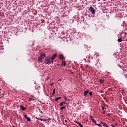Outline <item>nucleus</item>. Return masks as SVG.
Instances as JSON below:
<instances>
[{
    "label": "nucleus",
    "instance_id": "obj_24",
    "mask_svg": "<svg viewBox=\"0 0 127 127\" xmlns=\"http://www.w3.org/2000/svg\"><path fill=\"white\" fill-rule=\"evenodd\" d=\"M104 109H105V107H104V106H102V110H104Z\"/></svg>",
    "mask_w": 127,
    "mask_h": 127
},
{
    "label": "nucleus",
    "instance_id": "obj_12",
    "mask_svg": "<svg viewBox=\"0 0 127 127\" xmlns=\"http://www.w3.org/2000/svg\"><path fill=\"white\" fill-rule=\"evenodd\" d=\"M66 108V106H63L60 107V110L61 111H63L64 109H65Z\"/></svg>",
    "mask_w": 127,
    "mask_h": 127
},
{
    "label": "nucleus",
    "instance_id": "obj_1",
    "mask_svg": "<svg viewBox=\"0 0 127 127\" xmlns=\"http://www.w3.org/2000/svg\"><path fill=\"white\" fill-rule=\"evenodd\" d=\"M44 63L45 64H46V65H50L51 63H53V61H51V59L50 57L48 56L45 58L44 60Z\"/></svg>",
    "mask_w": 127,
    "mask_h": 127
},
{
    "label": "nucleus",
    "instance_id": "obj_11",
    "mask_svg": "<svg viewBox=\"0 0 127 127\" xmlns=\"http://www.w3.org/2000/svg\"><path fill=\"white\" fill-rule=\"evenodd\" d=\"M60 99H61V97H56L55 99V101L56 102H57V101H58V100H60Z\"/></svg>",
    "mask_w": 127,
    "mask_h": 127
},
{
    "label": "nucleus",
    "instance_id": "obj_13",
    "mask_svg": "<svg viewBox=\"0 0 127 127\" xmlns=\"http://www.w3.org/2000/svg\"><path fill=\"white\" fill-rule=\"evenodd\" d=\"M104 82H105V81H104V80H103V79H100V84H104Z\"/></svg>",
    "mask_w": 127,
    "mask_h": 127
},
{
    "label": "nucleus",
    "instance_id": "obj_26",
    "mask_svg": "<svg viewBox=\"0 0 127 127\" xmlns=\"http://www.w3.org/2000/svg\"><path fill=\"white\" fill-rule=\"evenodd\" d=\"M54 83H52L51 84V86H52V85H53Z\"/></svg>",
    "mask_w": 127,
    "mask_h": 127
},
{
    "label": "nucleus",
    "instance_id": "obj_17",
    "mask_svg": "<svg viewBox=\"0 0 127 127\" xmlns=\"http://www.w3.org/2000/svg\"><path fill=\"white\" fill-rule=\"evenodd\" d=\"M37 120H39V121H43V119H40L39 118L36 117Z\"/></svg>",
    "mask_w": 127,
    "mask_h": 127
},
{
    "label": "nucleus",
    "instance_id": "obj_9",
    "mask_svg": "<svg viewBox=\"0 0 127 127\" xmlns=\"http://www.w3.org/2000/svg\"><path fill=\"white\" fill-rule=\"evenodd\" d=\"M75 123H76V124H78V125H79V126L81 127H84V126H83V125H82V124H81V123L78 122V121H75Z\"/></svg>",
    "mask_w": 127,
    "mask_h": 127
},
{
    "label": "nucleus",
    "instance_id": "obj_3",
    "mask_svg": "<svg viewBox=\"0 0 127 127\" xmlns=\"http://www.w3.org/2000/svg\"><path fill=\"white\" fill-rule=\"evenodd\" d=\"M89 10L92 14H95L96 13V11H95V9H94V8H93L92 7H90Z\"/></svg>",
    "mask_w": 127,
    "mask_h": 127
},
{
    "label": "nucleus",
    "instance_id": "obj_19",
    "mask_svg": "<svg viewBox=\"0 0 127 127\" xmlns=\"http://www.w3.org/2000/svg\"><path fill=\"white\" fill-rule=\"evenodd\" d=\"M101 124H102V125H103V126H105V125H107V124H106V123H104V122H102V121H101Z\"/></svg>",
    "mask_w": 127,
    "mask_h": 127
},
{
    "label": "nucleus",
    "instance_id": "obj_6",
    "mask_svg": "<svg viewBox=\"0 0 127 127\" xmlns=\"http://www.w3.org/2000/svg\"><path fill=\"white\" fill-rule=\"evenodd\" d=\"M59 58L61 59V60H64L65 59V57L63 56V55L60 54L59 55Z\"/></svg>",
    "mask_w": 127,
    "mask_h": 127
},
{
    "label": "nucleus",
    "instance_id": "obj_28",
    "mask_svg": "<svg viewBox=\"0 0 127 127\" xmlns=\"http://www.w3.org/2000/svg\"><path fill=\"white\" fill-rule=\"evenodd\" d=\"M65 122H67V120H65Z\"/></svg>",
    "mask_w": 127,
    "mask_h": 127
},
{
    "label": "nucleus",
    "instance_id": "obj_18",
    "mask_svg": "<svg viewBox=\"0 0 127 127\" xmlns=\"http://www.w3.org/2000/svg\"><path fill=\"white\" fill-rule=\"evenodd\" d=\"M92 121L93 122V123H95V124H96V123H97V121L94 119L92 120Z\"/></svg>",
    "mask_w": 127,
    "mask_h": 127
},
{
    "label": "nucleus",
    "instance_id": "obj_7",
    "mask_svg": "<svg viewBox=\"0 0 127 127\" xmlns=\"http://www.w3.org/2000/svg\"><path fill=\"white\" fill-rule=\"evenodd\" d=\"M67 65V64L66 63L65 61H63L62 62V64H61V66H64V67H65V66Z\"/></svg>",
    "mask_w": 127,
    "mask_h": 127
},
{
    "label": "nucleus",
    "instance_id": "obj_10",
    "mask_svg": "<svg viewBox=\"0 0 127 127\" xmlns=\"http://www.w3.org/2000/svg\"><path fill=\"white\" fill-rule=\"evenodd\" d=\"M88 93H89V91L86 90L84 92V96H87V95H88Z\"/></svg>",
    "mask_w": 127,
    "mask_h": 127
},
{
    "label": "nucleus",
    "instance_id": "obj_23",
    "mask_svg": "<svg viewBox=\"0 0 127 127\" xmlns=\"http://www.w3.org/2000/svg\"><path fill=\"white\" fill-rule=\"evenodd\" d=\"M90 118H91V121L94 119L93 118V117L92 116V115H90Z\"/></svg>",
    "mask_w": 127,
    "mask_h": 127
},
{
    "label": "nucleus",
    "instance_id": "obj_29",
    "mask_svg": "<svg viewBox=\"0 0 127 127\" xmlns=\"http://www.w3.org/2000/svg\"><path fill=\"white\" fill-rule=\"evenodd\" d=\"M13 127H15L14 126V125H13Z\"/></svg>",
    "mask_w": 127,
    "mask_h": 127
},
{
    "label": "nucleus",
    "instance_id": "obj_2",
    "mask_svg": "<svg viewBox=\"0 0 127 127\" xmlns=\"http://www.w3.org/2000/svg\"><path fill=\"white\" fill-rule=\"evenodd\" d=\"M46 56L45 53L41 54L39 57L38 58V62H41L42 61V59H44V58Z\"/></svg>",
    "mask_w": 127,
    "mask_h": 127
},
{
    "label": "nucleus",
    "instance_id": "obj_32",
    "mask_svg": "<svg viewBox=\"0 0 127 127\" xmlns=\"http://www.w3.org/2000/svg\"><path fill=\"white\" fill-rule=\"evenodd\" d=\"M63 103H64V104H65V102H63Z\"/></svg>",
    "mask_w": 127,
    "mask_h": 127
},
{
    "label": "nucleus",
    "instance_id": "obj_21",
    "mask_svg": "<svg viewBox=\"0 0 127 127\" xmlns=\"http://www.w3.org/2000/svg\"><path fill=\"white\" fill-rule=\"evenodd\" d=\"M95 125H96L97 126H99V127H101V124H95Z\"/></svg>",
    "mask_w": 127,
    "mask_h": 127
},
{
    "label": "nucleus",
    "instance_id": "obj_30",
    "mask_svg": "<svg viewBox=\"0 0 127 127\" xmlns=\"http://www.w3.org/2000/svg\"><path fill=\"white\" fill-rule=\"evenodd\" d=\"M126 41H127V38L126 39Z\"/></svg>",
    "mask_w": 127,
    "mask_h": 127
},
{
    "label": "nucleus",
    "instance_id": "obj_22",
    "mask_svg": "<svg viewBox=\"0 0 127 127\" xmlns=\"http://www.w3.org/2000/svg\"><path fill=\"white\" fill-rule=\"evenodd\" d=\"M63 104H64L63 102H61V103L60 104V106H63Z\"/></svg>",
    "mask_w": 127,
    "mask_h": 127
},
{
    "label": "nucleus",
    "instance_id": "obj_27",
    "mask_svg": "<svg viewBox=\"0 0 127 127\" xmlns=\"http://www.w3.org/2000/svg\"><path fill=\"white\" fill-rule=\"evenodd\" d=\"M41 114H43V112H42V111L41 112Z\"/></svg>",
    "mask_w": 127,
    "mask_h": 127
},
{
    "label": "nucleus",
    "instance_id": "obj_31",
    "mask_svg": "<svg viewBox=\"0 0 127 127\" xmlns=\"http://www.w3.org/2000/svg\"><path fill=\"white\" fill-rule=\"evenodd\" d=\"M72 74H74V72H71Z\"/></svg>",
    "mask_w": 127,
    "mask_h": 127
},
{
    "label": "nucleus",
    "instance_id": "obj_4",
    "mask_svg": "<svg viewBox=\"0 0 127 127\" xmlns=\"http://www.w3.org/2000/svg\"><path fill=\"white\" fill-rule=\"evenodd\" d=\"M57 55V54L55 53L52 56V57L50 58L51 61H53V60L55 59V57H56Z\"/></svg>",
    "mask_w": 127,
    "mask_h": 127
},
{
    "label": "nucleus",
    "instance_id": "obj_25",
    "mask_svg": "<svg viewBox=\"0 0 127 127\" xmlns=\"http://www.w3.org/2000/svg\"><path fill=\"white\" fill-rule=\"evenodd\" d=\"M108 116H109V117H110L111 115H110L109 114H108Z\"/></svg>",
    "mask_w": 127,
    "mask_h": 127
},
{
    "label": "nucleus",
    "instance_id": "obj_20",
    "mask_svg": "<svg viewBox=\"0 0 127 127\" xmlns=\"http://www.w3.org/2000/svg\"><path fill=\"white\" fill-rule=\"evenodd\" d=\"M64 99L65 101H68V99H67V97L66 96H64Z\"/></svg>",
    "mask_w": 127,
    "mask_h": 127
},
{
    "label": "nucleus",
    "instance_id": "obj_15",
    "mask_svg": "<svg viewBox=\"0 0 127 127\" xmlns=\"http://www.w3.org/2000/svg\"><path fill=\"white\" fill-rule=\"evenodd\" d=\"M55 90H56L55 88H54V89H53L52 95H54V94H55Z\"/></svg>",
    "mask_w": 127,
    "mask_h": 127
},
{
    "label": "nucleus",
    "instance_id": "obj_8",
    "mask_svg": "<svg viewBox=\"0 0 127 127\" xmlns=\"http://www.w3.org/2000/svg\"><path fill=\"white\" fill-rule=\"evenodd\" d=\"M20 109H21V110H22V111H25V110H26V108L25 107H23V105H21L20 106Z\"/></svg>",
    "mask_w": 127,
    "mask_h": 127
},
{
    "label": "nucleus",
    "instance_id": "obj_14",
    "mask_svg": "<svg viewBox=\"0 0 127 127\" xmlns=\"http://www.w3.org/2000/svg\"><path fill=\"white\" fill-rule=\"evenodd\" d=\"M117 41L118 42H122V38H120L118 39Z\"/></svg>",
    "mask_w": 127,
    "mask_h": 127
},
{
    "label": "nucleus",
    "instance_id": "obj_16",
    "mask_svg": "<svg viewBox=\"0 0 127 127\" xmlns=\"http://www.w3.org/2000/svg\"><path fill=\"white\" fill-rule=\"evenodd\" d=\"M89 96L92 97V95H93V92H89Z\"/></svg>",
    "mask_w": 127,
    "mask_h": 127
},
{
    "label": "nucleus",
    "instance_id": "obj_5",
    "mask_svg": "<svg viewBox=\"0 0 127 127\" xmlns=\"http://www.w3.org/2000/svg\"><path fill=\"white\" fill-rule=\"evenodd\" d=\"M24 117L25 119H26L28 122H31V119H30V117H27V115H26V114H24Z\"/></svg>",
    "mask_w": 127,
    "mask_h": 127
}]
</instances>
